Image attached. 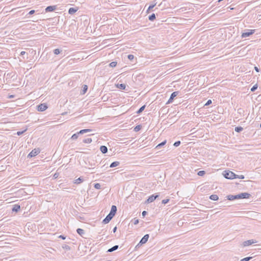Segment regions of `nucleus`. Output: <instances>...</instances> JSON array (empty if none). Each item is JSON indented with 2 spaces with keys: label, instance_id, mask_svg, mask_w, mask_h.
<instances>
[{
  "label": "nucleus",
  "instance_id": "obj_39",
  "mask_svg": "<svg viewBox=\"0 0 261 261\" xmlns=\"http://www.w3.org/2000/svg\"><path fill=\"white\" fill-rule=\"evenodd\" d=\"M252 258V257H246L240 260V261H249Z\"/></svg>",
  "mask_w": 261,
  "mask_h": 261
},
{
  "label": "nucleus",
  "instance_id": "obj_45",
  "mask_svg": "<svg viewBox=\"0 0 261 261\" xmlns=\"http://www.w3.org/2000/svg\"><path fill=\"white\" fill-rule=\"evenodd\" d=\"M26 130H24L23 131H21V132H17L16 134L18 135V136H20L21 135H22Z\"/></svg>",
  "mask_w": 261,
  "mask_h": 261
},
{
  "label": "nucleus",
  "instance_id": "obj_15",
  "mask_svg": "<svg viewBox=\"0 0 261 261\" xmlns=\"http://www.w3.org/2000/svg\"><path fill=\"white\" fill-rule=\"evenodd\" d=\"M77 8L73 7L70 8L68 10V13L69 14L73 15L77 11Z\"/></svg>",
  "mask_w": 261,
  "mask_h": 261
},
{
  "label": "nucleus",
  "instance_id": "obj_28",
  "mask_svg": "<svg viewBox=\"0 0 261 261\" xmlns=\"http://www.w3.org/2000/svg\"><path fill=\"white\" fill-rule=\"evenodd\" d=\"M35 12L36 11L34 10H31L29 12L28 14L25 15V17L27 18H29L30 15L34 14L35 13Z\"/></svg>",
  "mask_w": 261,
  "mask_h": 261
},
{
  "label": "nucleus",
  "instance_id": "obj_14",
  "mask_svg": "<svg viewBox=\"0 0 261 261\" xmlns=\"http://www.w3.org/2000/svg\"><path fill=\"white\" fill-rule=\"evenodd\" d=\"M20 210V206L18 204H15L13 205V208L12 209V212H18Z\"/></svg>",
  "mask_w": 261,
  "mask_h": 261
},
{
  "label": "nucleus",
  "instance_id": "obj_17",
  "mask_svg": "<svg viewBox=\"0 0 261 261\" xmlns=\"http://www.w3.org/2000/svg\"><path fill=\"white\" fill-rule=\"evenodd\" d=\"M118 247H119L118 245H115L113 247H112V248L109 249L108 250L107 252H112L113 251H114L116 250L117 249H118Z\"/></svg>",
  "mask_w": 261,
  "mask_h": 261
},
{
  "label": "nucleus",
  "instance_id": "obj_54",
  "mask_svg": "<svg viewBox=\"0 0 261 261\" xmlns=\"http://www.w3.org/2000/svg\"><path fill=\"white\" fill-rule=\"evenodd\" d=\"M4 234H2V236H1L0 237H4Z\"/></svg>",
  "mask_w": 261,
  "mask_h": 261
},
{
  "label": "nucleus",
  "instance_id": "obj_18",
  "mask_svg": "<svg viewBox=\"0 0 261 261\" xmlns=\"http://www.w3.org/2000/svg\"><path fill=\"white\" fill-rule=\"evenodd\" d=\"M119 165H120V162H119L115 161V162H114L110 164V168H114V167H117V166H119Z\"/></svg>",
  "mask_w": 261,
  "mask_h": 261
},
{
  "label": "nucleus",
  "instance_id": "obj_35",
  "mask_svg": "<svg viewBox=\"0 0 261 261\" xmlns=\"http://www.w3.org/2000/svg\"><path fill=\"white\" fill-rule=\"evenodd\" d=\"M94 187L96 189H100L101 188V185L99 183H96L94 184Z\"/></svg>",
  "mask_w": 261,
  "mask_h": 261
},
{
  "label": "nucleus",
  "instance_id": "obj_44",
  "mask_svg": "<svg viewBox=\"0 0 261 261\" xmlns=\"http://www.w3.org/2000/svg\"><path fill=\"white\" fill-rule=\"evenodd\" d=\"M212 100L211 99H209L207 101V102L205 104V106H209L210 105H211L212 103Z\"/></svg>",
  "mask_w": 261,
  "mask_h": 261
},
{
  "label": "nucleus",
  "instance_id": "obj_9",
  "mask_svg": "<svg viewBox=\"0 0 261 261\" xmlns=\"http://www.w3.org/2000/svg\"><path fill=\"white\" fill-rule=\"evenodd\" d=\"M47 109V105L46 103H43L37 106V110L40 112H43Z\"/></svg>",
  "mask_w": 261,
  "mask_h": 261
},
{
  "label": "nucleus",
  "instance_id": "obj_46",
  "mask_svg": "<svg viewBox=\"0 0 261 261\" xmlns=\"http://www.w3.org/2000/svg\"><path fill=\"white\" fill-rule=\"evenodd\" d=\"M59 238H61L63 240H65L66 238V237L63 235H60L58 237Z\"/></svg>",
  "mask_w": 261,
  "mask_h": 261
},
{
  "label": "nucleus",
  "instance_id": "obj_23",
  "mask_svg": "<svg viewBox=\"0 0 261 261\" xmlns=\"http://www.w3.org/2000/svg\"><path fill=\"white\" fill-rule=\"evenodd\" d=\"M84 179L82 177H80L77 179H75L74 183L75 184H80L83 181Z\"/></svg>",
  "mask_w": 261,
  "mask_h": 261
},
{
  "label": "nucleus",
  "instance_id": "obj_32",
  "mask_svg": "<svg viewBox=\"0 0 261 261\" xmlns=\"http://www.w3.org/2000/svg\"><path fill=\"white\" fill-rule=\"evenodd\" d=\"M117 64V62L113 61L109 64V66L113 68V67H115L116 66Z\"/></svg>",
  "mask_w": 261,
  "mask_h": 261
},
{
  "label": "nucleus",
  "instance_id": "obj_49",
  "mask_svg": "<svg viewBox=\"0 0 261 261\" xmlns=\"http://www.w3.org/2000/svg\"><path fill=\"white\" fill-rule=\"evenodd\" d=\"M147 212H146V211H144L142 212V216H143V217H145V215L147 214Z\"/></svg>",
  "mask_w": 261,
  "mask_h": 261
},
{
  "label": "nucleus",
  "instance_id": "obj_3",
  "mask_svg": "<svg viewBox=\"0 0 261 261\" xmlns=\"http://www.w3.org/2000/svg\"><path fill=\"white\" fill-rule=\"evenodd\" d=\"M40 152L39 148H35L31 151V152L28 155V158H32V157L35 156L38 154Z\"/></svg>",
  "mask_w": 261,
  "mask_h": 261
},
{
  "label": "nucleus",
  "instance_id": "obj_25",
  "mask_svg": "<svg viewBox=\"0 0 261 261\" xmlns=\"http://www.w3.org/2000/svg\"><path fill=\"white\" fill-rule=\"evenodd\" d=\"M145 107L146 106L145 105H144L143 106H142L137 111V114H139L140 113H141L145 109Z\"/></svg>",
  "mask_w": 261,
  "mask_h": 261
},
{
  "label": "nucleus",
  "instance_id": "obj_21",
  "mask_svg": "<svg viewBox=\"0 0 261 261\" xmlns=\"http://www.w3.org/2000/svg\"><path fill=\"white\" fill-rule=\"evenodd\" d=\"M92 132V129H82L79 132V134H80L81 135L84 134V133L91 132Z\"/></svg>",
  "mask_w": 261,
  "mask_h": 261
},
{
  "label": "nucleus",
  "instance_id": "obj_26",
  "mask_svg": "<svg viewBox=\"0 0 261 261\" xmlns=\"http://www.w3.org/2000/svg\"><path fill=\"white\" fill-rule=\"evenodd\" d=\"M79 135H81V134H79V132H77V133H76L75 134H74L71 136V139H72V140H76V139H77Z\"/></svg>",
  "mask_w": 261,
  "mask_h": 261
},
{
  "label": "nucleus",
  "instance_id": "obj_34",
  "mask_svg": "<svg viewBox=\"0 0 261 261\" xmlns=\"http://www.w3.org/2000/svg\"><path fill=\"white\" fill-rule=\"evenodd\" d=\"M141 128V126L140 125H137L135 128H134V131L135 132H138L139 130H140Z\"/></svg>",
  "mask_w": 261,
  "mask_h": 261
},
{
  "label": "nucleus",
  "instance_id": "obj_38",
  "mask_svg": "<svg viewBox=\"0 0 261 261\" xmlns=\"http://www.w3.org/2000/svg\"><path fill=\"white\" fill-rule=\"evenodd\" d=\"M62 248L67 250H69L70 249V247L67 245H63Z\"/></svg>",
  "mask_w": 261,
  "mask_h": 261
},
{
  "label": "nucleus",
  "instance_id": "obj_48",
  "mask_svg": "<svg viewBox=\"0 0 261 261\" xmlns=\"http://www.w3.org/2000/svg\"><path fill=\"white\" fill-rule=\"evenodd\" d=\"M134 224H137L139 223V220L138 219H135L134 221Z\"/></svg>",
  "mask_w": 261,
  "mask_h": 261
},
{
  "label": "nucleus",
  "instance_id": "obj_7",
  "mask_svg": "<svg viewBox=\"0 0 261 261\" xmlns=\"http://www.w3.org/2000/svg\"><path fill=\"white\" fill-rule=\"evenodd\" d=\"M179 93V91H175V92H173V93H172L168 101L166 102V104H169V103H171L173 101L174 98L178 95Z\"/></svg>",
  "mask_w": 261,
  "mask_h": 261
},
{
  "label": "nucleus",
  "instance_id": "obj_24",
  "mask_svg": "<svg viewBox=\"0 0 261 261\" xmlns=\"http://www.w3.org/2000/svg\"><path fill=\"white\" fill-rule=\"evenodd\" d=\"M155 19V15L154 13H152V14L149 15L148 17V19L151 21H153Z\"/></svg>",
  "mask_w": 261,
  "mask_h": 261
},
{
  "label": "nucleus",
  "instance_id": "obj_55",
  "mask_svg": "<svg viewBox=\"0 0 261 261\" xmlns=\"http://www.w3.org/2000/svg\"><path fill=\"white\" fill-rule=\"evenodd\" d=\"M259 126L261 128V123L260 124Z\"/></svg>",
  "mask_w": 261,
  "mask_h": 261
},
{
  "label": "nucleus",
  "instance_id": "obj_42",
  "mask_svg": "<svg viewBox=\"0 0 261 261\" xmlns=\"http://www.w3.org/2000/svg\"><path fill=\"white\" fill-rule=\"evenodd\" d=\"M169 201V199H166L162 200V203L164 204H167Z\"/></svg>",
  "mask_w": 261,
  "mask_h": 261
},
{
  "label": "nucleus",
  "instance_id": "obj_10",
  "mask_svg": "<svg viewBox=\"0 0 261 261\" xmlns=\"http://www.w3.org/2000/svg\"><path fill=\"white\" fill-rule=\"evenodd\" d=\"M257 241L255 240H249L246 241H244L243 243V245L244 247L252 245V244L256 243Z\"/></svg>",
  "mask_w": 261,
  "mask_h": 261
},
{
  "label": "nucleus",
  "instance_id": "obj_27",
  "mask_svg": "<svg viewBox=\"0 0 261 261\" xmlns=\"http://www.w3.org/2000/svg\"><path fill=\"white\" fill-rule=\"evenodd\" d=\"M243 130V128L241 126H237L235 127L234 130L237 133H240Z\"/></svg>",
  "mask_w": 261,
  "mask_h": 261
},
{
  "label": "nucleus",
  "instance_id": "obj_47",
  "mask_svg": "<svg viewBox=\"0 0 261 261\" xmlns=\"http://www.w3.org/2000/svg\"><path fill=\"white\" fill-rule=\"evenodd\" d=\"M254 70H255L257 72H259V70H260L259 68H258L257 67H256V66H255V67H254Z\"/></svg>",
  "mask_w": 261,
  "mask_h": 261
},
{
  "label": "nucleus",
  "instance_id": "obj_19",
  "mask_svg": "<svg viewBox=\"0 0 261 261\" xmlns=\"http://www.w3.org/2000/svg\"><path fill=\"white\" fill-rule=\"evenodd\" d=\"M210 199L212 200L216 201L219 199V197L217 195L213 194L210 196Z\"/></svg>",
  "mask_w": 261,
  "mask_h": 261
},
{
  "label": "nucleus",
  "instance_id": "obj_40",
  "mask_svg": "<svg viewBox=\"0 0 261 261\" xmlns=\"http://www.w3.org/2000/svg\"><path fill=\"white\" fill-rule=\"evenodd\" d=\"M180 143H181V142H180V141H176V142L174 143L173 145H174L175 147H178V146H179V145H180Z\"/></svg>",
  "mask_w": 261,
  "mask_h": 261
},
{
  "label": "nucleus",
  "instance_id": "obj_12",
  "mask_svg": "<svg viewBox=\"0 0 261 261\" xmlns=\"http://www.w3.org/2000/svg\"><path fill=\"white\" fill-rule=\"evenodd\" d=\"M57 9L56 6H47L45 9V12H53L55 10H56Z\"/></svg>",
  "mask_w": 261,
  "mask_h": 261
},
{
  "label": "nucleus",
  "instance_id": "obj_36",
  "mask_svg": "<svg viewBox=\"0 0 261 261\" xmlns=\"http://www.w3.org/2000/svg\"><path fill=\"white\" fill-rule=\"evenodd\" d=\"M87 90H88V86L86 85H84L83 87V90H82L83 93L85 94L87 92Z\"/></svg>",
  "mask_w": 261,
  "mask_h": 261
},
{
  "label": "nucleus",
  "instance_id": "obj_33",
  "mask_svg": "<svg viewBox=\"0 0 261 261\" xmlns=\"http://www.w3.org/2000/svg\"><path fill=\"white\" fill-rule=\"evenodd\" d=\"M205 174V171L204 170L199 171L197 173L198 175L200 176L204 175Z\"/></svg>",
  "mask_w": 261,
  "mask_h": 261
},
{
  "label": "nucleus",
  "instance_id": "obj_43",
  "mask_svg": "<svg viewBox=\"0 0 261 261\" xmlns=\"http://www.w3.org/2000/svg\"><path fill=\"white\" fill-rule=\"evenodd\" d=\"M127 58L129 60H132L134 58V56L133 55H128Z\"/></svg>",
  "mask_w": 261,
  "mask_h": 261
},
{
  "label": "nucleus",
  "instance_id": "obj_6",
  "mask_svg": "<svg viewBox=\"0 0 261 261\" xmlns=\"http://www.w3.org/2000/svg\"><path fill=\"white\" fill-rule=\"evenodd\" d=\"M149 237V236L148 234L144 235V236L141 239L140 242L138 243V244L136 246V247L139 246V245H142L146 243L148 240Z\"/></svg>",
  "mask_w": 261,
  "mask_h": 261
},
{
  "label": "nucleus",
  "instance_id": "obj_29",
  "mask_svg": "<svg viewBox=\"0 0 261 261\" xmlns=\"http://www.w3.org/2000/svg\"><path fill=\"white\" fill-rule=\"evenodd\" d=\"M92 141V140L90 138H88L87 139H85L83 140V142L85 143H90Z\"/></svg>",
  "mask_w": 261,
  "mask_h": 261
},
{
  "label": "nucleus",
  "instance_id": "obj_37",
  "mask_svg": "<svg viewBox=\"0 0 261 261\" xmlns=\"http://www.w3.org/2000/svg\"><path fill=\"white\" fill-rule=\"evenodd\" d=\"M257 84L254 85L251 88V91L254 92L255 91L257 88Z\"/></svg>",
  "mask_w": 261,
  "mask_h": 261
},
{
  "label": "nucleus",
  "instance_id": "obj_30",
  "mask_svg": "<svg viewBox=\"0 0 261 261\" xmlns=\"http://www.w3.org/2000/svg\"><path fill=\"white\" fill-rule=\"evenodd\" d=\"M62 50L59 48H56L54 50V53L55 55H59L61 53Z\"/></svg>",
  "mask_w": 261,
  "mask_h": 261
},
{
  "label": "nucleus",
  "instance_id": "obj_13",
  "mask_svg": "<svg viewBox=\"0 0 261 261\" xmlns=\"http://www.w3.org/2000/svg\"><path fill=\"white\" fill-rule=\"evenodd\" d=\"M113 217L108 214L106 217L103 220L102 223L104 224L108 223Z\"/></svg>",
  "mask_w": 261,
  "mask_h": 261
},
{
  "label": "nucleus",
  "instance_id": "obj_22",
  "mask_svg": "<svg viewBox=\"0 0 261 261\" xmlns=\"http://www.w3.org/2000/svg\"><path fill=\"white\" fill-rule=\"evenodd\" d=\"M166 143V140H164L161 143H159L156 147L155 148L157 149H159L161 147L165 145Z\"/></svg>",
  "mask_w": 261,
  "mask_h": 261
},
{
  "label": "nucleus",
  "instance_id": "obj_31",
  "mask_svg": "<svg viewBox=\"0 0 261 261\" xmlns=\"http://www.w3.org/2000/svg\"><path fill=\"white\" fill-rule=\"evenodd\" d=\"M155 5H156V3H155V4H153V5H150V6H149V7H148V9L147 10L146 12H147V13H148L149 12L150 10H151L152 9H153V8L154 7V6H155Z\"/></svg>",
  "mask_w": 261,
  "mask_h": 261
},
{
  "label": "nucleus",
  "instance_id": "obj_50",
  "mask_svg": "<svg viewBox=\"0 0 261 261\" xmlns=\"http://www.w3.org/2000/svg\"><path fill=\"white\" fill-rule=\"evenodd\" d=\"M25 53H25V51H22L20 53V56H23V55H24V54H25Z\"/></svg>",
  "mask_w": 261,
  "mask_h": 261
},
{
  "label": "nucleus",
  "instance_id": "obj_1",
  "mask_svg": "<svg viewBox=\"0 0 261 261\" xmlns=\"http://www.w3.org/2000/svg\"><path fill=\"white\" fill-rule=\"evenodd\" d=\"M251 195L248 193H242L238 195H228L226 196L227 199L229 200H233L239 199H247L250 197Z\"/></svg>",
  "mask_w": 261,
  "mask_h": 261
},
{
  "label": "nucleus",
  "instance_id": "obj_20",
  "mask_svg": "<svg viewBox=\"0 0 261 261\" xmlns=\"http://www.w3.org/2000/svg\"><path fill=\"white\" fill-rule=\"evenodd\" d=\"M116 86L121 90H125L126 88V85L124 84H118Z\"/></svg>",
  "mask_w": 261,
  "mask_h": 261
},
{
  "label": "nucleus",
  "instance_id": "obj_2",
  "mask_svg": "<svg viewBox=\"0 0 261 261\" xmlns=\"http://www.w3.org/2000/svg\"><path fill=\"white\" fill-rule=\"evenodd\" d=\"M223 174L224 177L227 179H232L236 177V174L229 170L224 171Z\"/></svg>",
  "mask_w": 261,
  "mask_h": 261
},
{
  "label": "nucleus",
  "instance_id": "obj_5",
  "mask_svg": "<svg viewBox=\"0 0 261 261\" xmlns=\"http://www.w3.org/2000/svg\"><path fill=\"white\" fill-rule=\"evenodd\" d=\"M159 196V195L158 194H153L148 197V198L145 201V203H151V202H153L154 200H155L157 198H158Z\"/></svg>",
  "mask_w": 261,
  "mask_h": 261
},
{
  "label": "nucleus",
  "instance_id": "obj_4",
  "mask_svg": "<svg viewBox=\"0 0 261 261\" xmlns=\"http://www.w3.org/2000/svg\"><path fill=\"white\" fill-rule=\"evenodd\" d=\"M254 30H247L246 32L242 33L241 37L242 38L248 37L254 34Z\"/></svg>",
  "mask_w": 261,
  "mask_h": 261
},
{
  "label": "nucleus",
  "instance_id": "obj_8",
  "mask_svg": "<svg viewBox=\"0 0 261 261\" xmlns=\"http://www.w3.org/2000/svg\"><path fill=\"white\" fill-rule=\"evenodd\" d=\"M76 232L84 238H89V235L86 233L84 229H76Z\"/></svg>",
  "mask_w": 261,
  "mask_h": 261
},
{
  "label": "nucleus",
  "instance_id": "obj_52",
  "mask_svg": "<svg viewBox=\"0 0 261 261\" xmlns=\"http://www.w3.org/2000/svg\"><path fill=\"white\" fill-rule=\"evenodd\" d=\"M67 113H64L62 114L63 115H65V114H66Z\"/></svg>",
  "mask_w": 261,
  "mask_h": 261
},
{
  "label": "nucleus",
  "instance_id": "obj_11",
  "mask_svg": "<svg viewBox=\"0 0 261 261\" xmlns=\"http://www.w3.org/2000/svg\"><path fill=\"white\" fill-rule=\"evenodd\" d=\"M116 212L117 207L116 205H113L111 207L110 212L109 213V214L113 217L116 214Z\"/></svg>",
  "mask_w": 261,
  "mask_h": 261
},
{
  "label": "nucleus",
  "instance_id": "obj_51",
  "mask_svg": "<svg viewBox=\"0 0 261 261\" xmlns=\"http://www.w3.org/2000/svg\"><path fill=\"white\" fill-rule=\"evenodd\" d=\"M117 230V229H113V231H112L111 233L113 232V233H115L116 232Z\"/></svg>",
  "mask_w": 261,
  "mask_h": 261
},
{
  "label": "nucleus",
  "instance_id": "obj_16",
  "mask_svg": "<svg viewBox=\"0 0 261 261\" xmlns=\"http://www.w3.org/2000/svg\"><path fill=\"white\" fill-rule=\"evenodd\" d=\"M100 150L102 153H106L108 152V148L105 145H102L100 147Z\"/></svg>",
  "mask_w": 261,
  "mask_h": 261
},
{
  "label": "nucleus",
  "instance_id": "obj_41",
  "mask_svg": "<svg viewBox=\"0 0 261 261\" xmlns=\"http://www.w3.org/2000/svg\"><path fill=\"white\" fill-rule=\"evenodd\" d=\"M235 178L244 179V176L243 175H238L236 174Z\"/></svg>",
  "mask_w": 261,
  "mask_h": 261
},
{
  "label": "nucleus",
  "instance_id": "obj_53",
  "mask_svg": "<svg viewBox=\"0 0 261 261\" xmlns=\"http://www.w3.org/2000/svg\"><path fill=\"white\" fill-rule=\"evenodd\" d=\"M113 228L116 229L117 228V226H115Z\"/></svg>",
  "mask_w": 261,
  "mask_h": 261
}]
</instances>
